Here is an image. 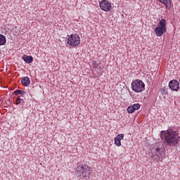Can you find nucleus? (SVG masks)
Segmentation results:
<instances>
[{
    "label": "nucleus",
    "instance_id": "nucleus-20",
    "mask_svg": "<svg viewBox=\"0 0 180 180\" xmlns=\"http://www.w3.org/2000/svg\"><path fill=\"white\" fill-rule=\"evenodd\" d=\"M21 99H23V97H22V96H20Z\"/></svg>",
    "mask_w": 180,
    "mask_h": 180
},
{
    "label": "nucleus",
    "instance_id": "nucleus-10",
    "mask_svg": "<svg viewBox=\"0 0 180 180\" xmlns=\"http://www.w3.org/2000/svg\"><path fill=\"white\" fill-rule=\"evenodd\" d=\"M13 94L15 95V96H19V95H21L22 98H25L26 96H27V94L26 91L20 90V89H17L13 92Z\"/></svg>",
    "mask_w": 180,
    "mask_h": 180
},
{
    "label": "nucleus",
    "instance_id": "nucleus-13",
    "mask_svg": "<svg viewBox=\"0 0 180 180\" xmlns=\"http://www.w3.org/2000/svg\"><path fill=\"white\" fill-rule=\"evenodd\" d=\"M159 2L164 4L167 9H171V0H159Z\"/></svg>",
    "mask_w": 180,
    "mask_h": 180
},
{
    "label": "nucleus",
    "instance_id": "nucleus-17",
    "mask_svg": "<svg viewBox=\"0 0 180 180\" xmlns=\"http://www.w3.org/2000/svg\"><path fill=\"white\" fill-rule=\"evenodd\" d=\"M115 139H117L118 140H120L122 141V140L124 139V134H118L117 137H115Z\"/></svg>",
    "mask_w": 180,
    "mask_h": 180
},
{
    "label": "nucleus",
    "instance_id": "nucleus-15",
    "mask_svg": "<svg viewBox=\"0 0 180 180\" xmlns=\"http://www.w3.org/2000/svg\"><path fill=\"white\" fill-rule=\"evenodd\" d=\"M15 103L16 105H23V103H25V99L21 98L20 96H18V98L16 99Z\"/></svg>",
    "mask_w": 180,
    "mask_h": 180
},
{
    "label": "nucleus",
    "instance_id": "nucleus-14",
    "mask_svg": "<svg viewBox=\"0 0 180 180\" xmlns=\"http://www.w3.org/2000/svg\"><path fill=\"white\" fill-rule=\"evenodd\" d=\"M6 43V37L0 34V46H4Z\"/></svg>",
    "mask_w": 180,
    "mask_h": 180
},
{
    "label": "nucleus",
    "instance_id": "nucleus-1",
    "mask_svg": "<svg viewBox=\"0 0 180 180\" xmlns=\"http://www.w3.org/2000/svg\"><path fill=\"white\" fill-rule=\"evenodd\" d=\"M179 134L176 131L172 129L167 131L165 134V140L169 147H177L179 143Z\"/></svg>",
    "mask_w": 180,
    "mask_h": 180
},
{
    "label": "nucleus",
    "instance_id": "nucleus-5",
    "mask_svg": "<svg viewBox=\"0 0 180 180\" xmlns=\"http://www.w3.org/2000/svg\"><path fill=\"white\" fill-rule=\"evenodd\" d=\"M154 150L155 151L153 152L152 157L153 160H155L156 161H160V159L164 153V149L162 148V146H155Z\"/></svg>",
    "mask_w": 180,
    "mask_h": 180
},
{
    "label": "nucleus",
    "instance_id": "nucleus-8",
    "mask_svg": "<svg viewBox=\"0 0 180 180\" xmlns=\"http://www.w3.org/2000/svg\"><path fill=\"white\" fill-rule=\"evenodd\" d=\"M169 87L171 91H178L179 89V82L176 79H172L169 82Z\"/></svg>",
    "mask_w": 180,
    "mask_h": 180
},
{
    "label": "nucleus",
    "instance_id": "nucleus-9",
    "mask_svg": "<svg viewBox=\"0 0 180 180\" xmlns=\"http://www.w3.org/2000/svg\"><path fill=\"white\" fill-rule=\"evenodd\" d=\"M141 105L139 103H135L133 104L130 106H129L127 109L128 113H134V112H136V110H139V109H140L141 108Z\"/></svg>",
    "mask_w": 180,
    "mask_h": 180
},
{
    "label": "nucleus",
    "instance_id": "nucleus-12",
    "mask_svg": "<svg viewBox=\"0 0 180 180\" xmlns=\"http://www.w3.org/2000/svg\"><path fill=\"white\" fill-rule=\"evenodd\" d=\"M22 60L26 63L27 64H31V63H33V57L24 55L22 56Z\"/></svg>",
    "mask_w": 180,
    "mask_h": 180
},
{
    "label": "nucleus",
    "instance_id": "nucleus-3",
    "mask_svg": "<svg viewBox=\"0 0 180 180\" xmlns=\"http://www.w3.org/2000/svg\"><path fill=\"white\" fill-rule=\"evenodd\" d=\"M131 87L134 92H136V94H140V92H143L146 89V84L143 81L140 79H135L132 82L131 84Z\"/></svg>",
    "mask_w": 180,
    "mask_h": 180
},
{
    "label": "nucleus",
    "instance_id": "nucleus-7",
    "mask_svg": "<svg viewBox=\"0 0 180 180\" xmlns=\"http://www.w3.org/2000/svg\"><path fill=\"white\" fill-rule=\"evenodd\" d=\"M100 8L105 12H110L112 11V4L108 0H103L100 2Z\"/></svg>",
    "mask_w": 180,
    "mask_h": 180
},
{
    "label": "nucleus",
    "instance_id": "nucleus-6",
    "mask_svg": "<svg viewBox=\"0 0 180 180\" xmlns=\"http://www.w3.org/2000/svg\"><path fill=\"white\" fill-rule=\"evenodd\" d=\"M68 44L70 46H78L81 39H79V36L78 34H74L70 35L67 39Z\"/></svg>",
    "mask_w": 180,
    "mask_h": 180
},
{
    "label": "nucleus",
    "instance_id": "nucleus-2",
    "mask_svg": "<svg viewBox=\"0 0 180 180\" xmlns=\"http://www.w3.org/2000/svg\"><path fill=\"white\" fill-rule=\"evenodd\" d=\"M91 174L92 168L86 165L76 167V175L80 177V179H87Z\"/></svg>",
    "mask_w": 180,
    "mask_h": 180
},
{
    "label": "nucleus",
    "instance_id": "nucleus-19",
    "mask_svg": "<svg viewBox=\"0 0 180 180\" xmlns=\"http://www.w3.org/2000/svg\"><path fill=\"white\" fill-rule=\"evenodd\" d=\"M161 92H162V95H167L168 94V91H167V90H165V89H162L161 91Z\"/></svg>",
    "mask_w": 180,
    "mask_h": 180
},
{
    "label": "nucleus",
    "instance_id": "nucleus-4",
    "mask_svg": "<svg viewBox=\"0 0 180 180\" xmlns=\"http://www.w3.org/2000/svg\"><path fill=\"white\" fill-rule=\"evenodd\" d=\"M167 32V20L162 19L155 29V33L157 36L161 37Z\"/></svg>",
    "mask_w": 180,
    "mask_h": 180
},
{
    "label": "nucleus",
    "instance_id": "nucleus-18",
    "mask_svg": "<svg viewBox=\"0 0 180 180\" xmlns=\"http://www.w3.org/2000/svg\"><path fill=\"white\" fill-rule=\"evenodd\" d=\"M91 65L94 68H98V64L96 63V61H93Z\"/></svg>",
    "mask_w": 180,
    "mask_h": 180
},
{
    "label": "nucleus",
    "instance_id": "nucleus-11",
    "mask_svg": "<svg viewBox=\"0 0 180 180\" xmlns=\"http://www.w3.org/2000/svg\"><path fill=\"white\" fill-rule=\"evenodd\" d=\"M21 84L24 86H29L30 85V79H29V77H24L21 79Z\"/></svg>",
    "mask_w": 180,
    "mask_h": 180
},
{
    "label": "nucleus",
    "instance_id": "nucleus-16",
    "mask_svg": "<svg viewBox=\"0 0 180 180\" xmlns=\"http://www.w3.org/2000/svg\"><path fill=\"white\" fill-rule=\"evenodd\" d=\"M114 141H115V146H117V147H120V146H122V142H121L120 139L115 138Z\"/></svg>",
    "mask_w": 180,
    "mask_h": 180
}]
</instances>
